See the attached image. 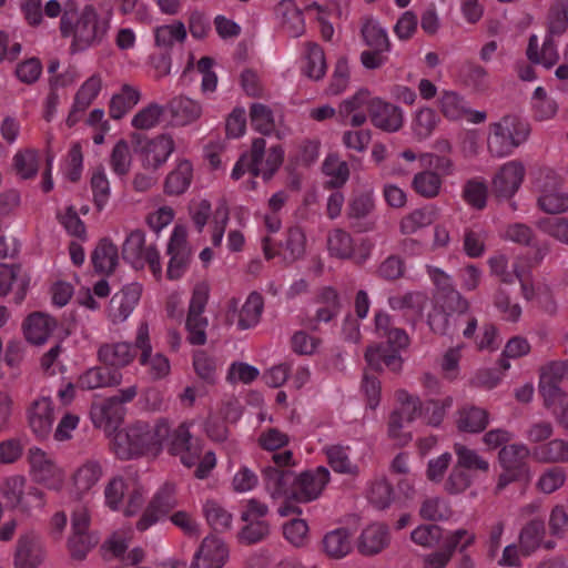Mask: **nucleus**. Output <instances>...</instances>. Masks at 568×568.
I'll use <instances>...</instances> for the list:
<instances>
[{"instance_id": "nucleus-1", "label": "nucleus", "mask_w": 568, "mask_h": 568, "mask_svg": "<svg viewBox=\"0 0 568 568\" xmlns=\"http://www.w3.org/2000/svg\"><path fill=\"white\" fill-rule=\"evenodd\" d=\"M112 12L101 13L92 4H87L78 12L73 1H67L60 20V32L63 38H71L70 49L73 52L84 51L101 45L111 30Z\"/></svg>"}, {"instance_id": "nucleus-2", "label": "nucleus", "mask_w": 568, "mask_h": 568, "mask_svg": "<svg viewBox=\"0 0 568 568\" xmlns=\"http://www.w3.org/2000/svg\"><path fill=\"white\" fill-rule=\"evenodd\" d=\"M168 434V419L159 418L153 424L139 420L118 430L112 450L122 460H130L146 454L158 455L163 449V437Z\"/></svg>"}, {"instance_id": "nucleus-3", "label": "nucleus", "mask_w": 568, "mask_h": 568, "mask_svg": "<svg viewBox=\"0 0 568 568\" xmlns=\"http://www.w3.org/2000/svg\"><path fill=\"white\" fill-rule=\"evenodd\" d=\"M284 161V150L282 145H272L266 150V141L263 138H256L252 141L248 153L241 155L236 162L232 178L239 180L248 171L253 176L262 175L264 180H270L280 169Z\"/></svg>"}, {"instance_id": "nucleus-4", "label": "nucleus", "mask_w": 568, "mask_h": 568, "mask_svg": "<svg viewBox=\"0 0 568 568\" xmlns=\"http://www.w3.org/2000/svg\"><path fill=\"white\" fill-rule=\"evenodd\" d=\"M487 139L491 155L504 158L527 141L530 125L516 115H505L498 122L490 124Z\"/></svg>"}, {"instance_id": "nucleus-5", "label": "nucleus", "mask_w": 568, "mask_h": 568, "mask_svg": "<svg viewBox=\"0 0 568 568\" xmlns=\"http://www.w3.org/2000/svg\"><path fill=\"white\" fill-rule=\"evenodd\" d=\"M180 458L185 467H193L202 456V445L190 432V424L183 422L175 428L168 423V434L163 437V448Z\"/></svg>"}, {"instance_id": "nucleus-6", "label": "nucleus", "mask_w": 568, "mask_h": 568, "mask_svg": "<svg viewBox=\"0 0 568 568\" xmlns=\"http://www.w3.org/2000/svg\"><path fill=\"white\" fill-rule=\"evenodd\" d=\"M122 257L136 270L149 264L155 276L161 275L160 254L153 245L145 247V235L141 230H134L128 235L122 246Z\"/></svg>"}, {"instance_id": "nucleus-7", "label": "nucleus", "mask_w": 568, "mask_h": 568, "mask_svg": "<svg viewBox=\"0 0 568 568\" xmlns=\"http://www.w3.org/2000/svg\"><path fill=\"white\" fill-rule=\"evenodd\" d=\"M131 142L135 153L141 154L142 164L146 169L156 170L174 151V141L169 134L148 140L144 134L134 132L131 134Z\"/></svg>"}, {"instance_id": "nucleus-8", "label": "nucleus", "mask_w": 568, "mask_h": 568, "mask_svg": "<svg viewBox=\"0 0 568 568\" xmlns=\"http://www.w3.org/2000/svg\"><path fill=\"white\" fill-rule=\"evenodd\" d=\"M428 325L435 334L450 338L459 332L462 325H465L463 336L467 339H471L475 337L478 322L475 316L430 313L428 315Z\"/></svg>"}, {"instance_id": "nucleus-9", "label": "nucleus", "mask_w": 568, "mask_h": 568, "mask_svg": "<svg viewBox=\"0 0 568 568\" xmlns=\"http://www.w3.org/2000/svg\"><path fill=\"white\" fill-rule=\"evenodd\" d=\"M186 230L183 226H175L168 244V254L171 256L166 276L170 280L180 278L186 271L191 260V248L186 241Z\"/></svg>"}, {"instance_id": "nucleus-10", "label": "nucleus", "mask_w": 568, "mask_h": 568, "mask_svg": "<svg viewBox=\"0 0 568 568\" xmlns=\"http://www.w3.org/2000/svg\"><path fill=\"white\" fill-rule=\"evenodd\" d=\"M175 486L165 484L149 503L142 517L136 523V528L144 531L165 515H168L175 506Z\"/></svg>"}, {"instance_id": "nucleus-11", "label": "nucleus", "mask_w": 568, "mask_h": 568, "mask_svg": "<svg viewBox=\"0 0 568 568\" xmlns=\"http://www.w3.org/2000/svg\"><path fill=\"white\" fill-rule=\"evenodd\" d=\"M135 347L141 349L140 364L149 367V374L152 379H161L170 373L169 359L160 353L152 355L149 327L145 323L141 324L138 328Z\"/></svg>"}, {"instance_id": "nucleus-12", "label": "nucleus", "mask_w": 568, "mask_h": 568, "mask_svg": "<svg viewBox=\"0 0 568 568\" xmlns=\"http://www.w3.org/2000/svg\"><path fill=\"white\" fill-rule=\"evenodd\" d=\"M30 464L37 483L55 491L62 488L64 481L62 470L41 449H30Z\"/></svg>"}, {"instance_id": "nucleus-13", "label": "nucleus", "mask_w": 568, "mask_h": 568, "mask_svg": "<svg viewBox=\"0 0 568 568\" xmlns=\"http://www.w3.org/2000/svg\"><path fill=\"white\" fill-rule=\"evenodd\" d=\"M329 480V473L324 467L315 470H306L296 475V481L292 490V499L307 503L316 499Z\"/></svg>"}, {"instance_id": "nucleus-14", "label": "nucleus", "mask_w": 568, "mask_h": 568, "mask_svg": "<svg viewBox=\"0 0 568 568\" xmlns=\"http://www.w3.org/2000/svg\"><path fill=\"white\" fill-rule=\"evenodd\" d=\"M229 558V549L216 536H206L191 561L190 568H222Z\"/></svg>"}, {"instance_id": "nucleus-15", "label": "nucleus", "mask_w": 568, "mask_h": 568, "mask_svg": "<svg viewBox=\"0 0 568 568\" xmlns=\"http://www.w3.org/2000/svg\"><path fill=\"white\" fill-rule=\"evenodd\" d=\"M45 559V549L39 536L26 534L18 539L14 566L16 568H38Z\"/></svg>"}, {"instance_id": "nucleus-16", "label": "nucleus", "mask_w": 568, "mask_h": 568, "mask_svg": "<svg viewBox=\"0 0 568 568\" xmlns=\"http://www.w3.org/2000/svg\"><path fill=\"white\" fill-rule=\"evenodd\" d=\"M142 294L139 283L125 285L110 300L109 316L113 323L124 322L135 308Z\"/></svg>"}, {"instance_id": "nucleus-17", "label": "nucleus", "mask_w": 568, "mask_h": 568, "mask_svg": "<svg viewBox=\"0 0 568 568\" xmlns=\"http://www.w3.org/2000/svg\"><path fill=\"white\" fill-rule=\"evenodd\" d=\"M525 176V166L519 161L505 163L493 180V191L497 196L509 199L519 189Z\"/></svg>"}, {"instance_id": "nucleus-18", "label": "nucleus", "mask_w": 568, "mask_h": 568, "mask_svg": "<svg viewBox=\"0 0 568 568\" xmlns=\"http://www.w3.org/2000/svg\"><path fill=\"white\" fill-rule=\"evenodd\" d=\"M368 113L372 123L385 131H397L403 125V115L399 108L394 104L373 99L368 103Z\"/></svg>"}, {"instance_id": "nucleus-19", "label": "nucleus", "mask_w": 568, "mask_h": 568, "mask_svg": "<svg viewBox=\"0 0 568 568\" xmlns=\"http://www.w3.org/2000/svg\"><path fill=\"white\" fill-rule=\"evenodd\" d=\"M30 278L20 264H0V296H6L16 285L14 300L20 304L29 287Z\"/></svg>"}, {"instance_id": "nucleus-20", "label": "nucleus", "mask_w": 568, "mask_h": 568, "mask_svg": "<svg viewBox=\"0 0 568 568\" xmlns=\"http://www.w3.org/2000/svg\"><path fill=\"white\" fill-rule=\"evenodd\" d=\"M265 489L273 498L285 496L292 499L296 475L292 469L265 467L262 471Z\"/></svg>"}, {"instance_id": "nucleus-21", "label": "nucleus", "mask_w": 568, "mask_h": 568, "mask_svg": "<svg viewBox=\"0 0 568 568\" xmlns=\"http://www.w3.org/2000/svg\"><path fill=\"white\" fill-rule=\"evenodd\" d=\"M138 348L126 342L104 343L98 349V359L112 369L128 366L135 357Z\"/></svg>"}, {"instance_id": "nucleus-22", "label": "nucleus", "mask_w": 568, "mask_h": 568, "mask_svg": "<svg viewBox=\"0 0 568 568\" xmlns=\"http://www.w3.org/2000/svg\"><path fill=\"white\" fill-rule=\"evenodd\" d=\"M275 16L290 37L298 38L305 32L303 12L293 0L280 1L275 7Z\"/></svg>"}, {"instance_id": "nucleus-23", "label": "nucleus", "mask_w": 568, "mask_h": 568, "mask_svg": "<svg viewBox=\"0 0 568 568\" xmlns=\"http://www.w3.org/2000/svg\"><path fill=\"white\" fill-rule=\"evenodd\" d=\"M263 307L264 301L262 295L257 292H252L240 311H237V301L234 298L231 300L229 304V314L231 312L234 314L237 313V327L241 331H245L257 325L263 312Z\"/></svg>"}, {"instance_id": "nucleus-24", "label": "nucleus", "mask_w": 568, "mask_h": 568, "mask_svg": "<svg viewBox=\"0 0 568 568\" xmlns=\"http://www.w3.org/2000/svg\"><path fill=\"white\" fill-rule=\"evenodd\" d=\"M505 239L524 246L535 247L531 263L537 265L541 263L549 252L547 243H534L535 233L531 227L524 223H513L506 227Z\"/></svg>"}, {"instance_id": "nucleus-25", "label": "nucleus", "mask_w": 568, "mask_h": 568, "mask_svg": "<svg viewBox=\"0 0 568 568\" xmlns=\"http://www.w3.org/2000/svg\"><path fill=\"white\" fill-rule=\"evenodd\" d=\"M122 382V373L109 366H95L84 372L78 379L82 389L92 390L101 387L118 386Z\"/></svg>"}, {"instance_id": "nucleus-26", "label": "nucleus", "mask_w": 568, "mask_h": 568, "mask_svg": "<svg viewBox=\"0 0 568 568\" xmlns=\"http://www.w3.org/2000/svg\"><path fill=\"white\" fill-rule=\"evenodd\" d=\"M53 408L49 398H40L29 409V424L39 438H45L52 430Z\"/></svg>"}, {"instance_id": "nucleus-27", "label": "nucleus", "mask_w": 568, "mask_h": 568, "mask_svg": "<svg viewBox=\"0 0 568 568\" xmlns=\"http://www.w3.org/2000/svg\"><path fill=\"white\" fill-rule=\"evenodd\" d=\"M529 455L530 452L526 445L511 444L500 449L499 463L504 470L514 471L527 478L529 474L527 465Z\"/></svg>"}, {"instance_id": "nucleus-28", "label": "nucleus", "mask_w": 568, "mask_h": 568, "mask_svg": "<svg viewBox=\"0 0 568 568\" xmlns=\"http://www.w3.org/2000/svg\"><path fill=\"white\" fill-rule=\"evenodd\" d=\"M165 110L169 111L172 120L178 125H187L200 119L202 114L201 104L185 95H178L171 99Z\"/></svg>"}, {"instance_id": "nucleus-29", "label": "nucleus", "mask_w": 568, "mask_h": 568, "mask_svg": "<svg viewBox=\"0 0 568 568\" xmlns=\"http://www.w3.org/2000/svg\"><path fill=\"white\" fill-rule=\"evenodd\" d=\"M57 327L54 318L43 313H33L23 324L26 339L34 345L43 344Z\"/></svg>"}, {"instance_id": "nucleus-30", "label": "nucleus", "mask_w": 568, "mask_h": 568, "mask_svg": "<svg viewBox=\"0 0 568 568\" xmlns=\"http://www.w3.org/2000/svg\"><path fill=\"white\" fill-rule=\"evenodd\" d=\"M389 542L388 528L374 524L365 528L358 539V551L365 556L381 552Z\"/></svg>"}, {"instance_id": "nucleus-31", "label": "nucleus", "mask_w": 568, "mask_h": 568, "mask_svg": "<svg viewBox=\"0 0 568 568\" xmlns=\"http://www.w3.org/2000/svg\"><path fill=\"white\" fill-rule=\"evenodd\" d=\"M91 262L97 273L112 274L119 263L116 245L106 237L100 240L91 254Z\"/></svg>"}, {"instance_id": "nucleus-32", "label": "nucleus", "mask_w": 568, "mask_h": 568, "mask_svg": "<svg viewBox=\"0 0 568 568\" xmlns=\"http://www.w3.org/2000/svg\"><path fill=\"white\" fill-rule=\"evenodd\" d=\"M193 179V166L190 161L181 160L164 182V192L169 195H181L190 186Z\"/></svg>"}, {"instance_id": "nucleus-33", "label": "nucleus", "mask_w": 568, "mask_h": 568, "mask_svg": "<svg viewBox=\"0 0 568 568\" xmlns=\"http://www.w3.org/2000/svg\"><path fill=\"white\" fill-rule=\"evenodd\" d=\"M546 534L545 521L542 519H531L528 521L519 532L520 554L523 556H530L535 552Z\"/></svg>"}, {"instance_id": "nucleus-34", "label": "nucleus", "mask_w": 568, "mask_h": 568, "mask_svg": "<svg viewBox=\"0 0 568 568\" xmlns=\"http://www.w3.org/2000/svg\"><path fill=\"white\" fill-rule=\"evenodd\" d=\"M322 544L324 552L332 559H341L352 550L351 534L345 528L327 532Z\"/></svg>"}, {"instance_id": "nucleus-35", "label": "nucleus", "mask_w": 568, "mask_h": 568, "mask_svg": "<svg viewBox=\"0 0 568 568\" xmlns=\"http://www.w3.org/2000/svg\"><path fill=\"white\" fill-rule=\"evenodd\" d=\"M489 422L486 409L476 406H465L458 412L457 427L462 432L480 433Z\"/></svg>"}, {"instance_id": "nucleus-36", "label": "nucleus", "mask_w": 568, "mask_h": 568, "mask_svg": "<svg viewBox=\"0 0 568 568\" xmlns=\"http://www.w3.org/2000/svg\"><path fill=\"white\" fill-rule=\"evenodd\" d=\"M427 302V294L419 291L407 292L388 298L389 306L393 310L408 311L417 318L423 316Z\"/></svg>"}, {"instance_id": "nucleus-37", "label": "nucleus", "mask_w": 568, "mask_h": 568, "mask_svg": "<svg viewBox=\"0 0 568 568\" xmlns=\"http://www.w3.org/2000/svg\"><path fill=\"white\" fill-rule=\"evenodd\" d=\"M305 48V64L303 67V73L307 78L318 81L323 79L326 73L325 53L320 44L315 42H306Z\"/></svg>"}, {"instance_id": "nucleus-38", "label": "nucleus", "mask_w": 568, "mask_h": 568, "mask_svg": "<svg viewBox=\"0 0 568 568\" xmlns=\"http://www.w3.org/2000/svg\"><path fill=\"white\" fill-rule=\"evenodd\" d=\"M102 475V464L97 459H88L73 474V483L79 491L85 493L101 479Z\"/></svg>"}, {"instance_id": "nucleus-39", "label": "nucleus", "mask_w": 568, "mask_h": 568, "mask_svg": "<svg viewBox=\"0 0 568 568\" xmlns=\"http://www.w3.org/2000/svg\"><path fill=\"white\" fill-rule=\"evenodd\" d=\"M139 90L129 84H124L121 88V91L114 94L110 101V116L114 120H120L139 102Z\"/></svg>"}, {"instance_id": "nucleus-40", "label": "nucleus", "mask_w": 568, "mask_h": 568, "mask_svg": "<svg viewBox=\"0 0 568 568\" xmlns=\"http://www.w3.org/2000/svg\"><path fill=\"white\" fill-rule=\"evenodd\" d=\"M532 457L540 463H567L568 442L552 439L532 449Z\"/></svg>"}, {"instance_id": "nucleus-41", "label": "nucleus", "mask_w": 568, "mask_h": 568, "mask_svg": "<svg viewBox=\"0 0 568 568\" xmlns=\"http://www.w3.org/2000/svg\"><path fill=\"white\" fill-rule=\"evenodd\" d=\"M443 181L440 175L430 170L418 172L412 181L413 190L425 199H434L442 191Z\"/></svg>"}, {"instance_id": "nucleus-42", "label": "nucleus", "mask_w": 568, "mask_h": 568, "mask_svg": "<svg viewBox=\"0 0 568 568\" xmlns=\"http://www.w3.org/2000/svg\"><path fill=\"white\" fill-rule=\"evenodd\" d=\"M327 250L336 258H351L355 252L353 237L346 231L335 229L327 235Z\"/></svg>"}, {"instance_id": "nucleus-43", "label": "nucleus", "mask_w": 568, "mask_h": 568, "mask_svg": "<svg viewBox=\"0 0 568 568\" xmlns=\"http://www.w3.org/2000/svg\"><path fill=\"white\" fill-rule=\"evenodd\" d=\"M454 452L457 457L456 464L458 467L466 469L468 473H487L489 470V463L484 459L476 450L463 444L456 443L454 445Z\"/></svg>"}, {"instance_id": "nucleus-44", "label": "nucleus", "mask_w": 568, "mask_h": 568, "mask_svg": "<svg viewBox=\"0 0 568 568\" xmlns=\"http://www.w3.org/2000/svg\"><path fill=\"white\" fill-rule=\"evenodd\" d=\"M94 417L101 424L108 427H118L125 415V407L120 405L114 398H106L101 405L95 407Z\"/></svg>"}, {"instance_id": "nucleus-45", "label": "nucleus", "mask_w": 568, "mask_h": 568, "mask_svg": "<svg viewBox=\"0 0 568 568\" xmlns=\"http://www.w3.org/2000/svg\"><path fill=\"white\" fill-rule=\"evenodd\" d=\"M209 301V288L204 284H199L194 287L192 297L189 305L187 316L185 324H209V321L203 316V312Z\"/></svg>"}, {"instance_id": "nucleus-46", "label": "nucleus", "mask_w": 568, "mask_h": 568, "mask_svg": "<svg viewBox=\"0 0 568 568\" xmlns=\"http://www.w3.org/2000/svg\"><path fill=\"white\" fill-rule=\"evenodd\" d=\"M539 392L544 398V404L547 408L557 413V408L561 413L568 412V396L560 387V384L539 382Z\"/></svg>"}, {"instance_id": "nucleus-47", "label": "nucleus", "mask_w": 568, "mask_h": 568, "mask_svg": "<svg viewBox=\"0 0 568 568\" xmlns=\"http://www.w3.org/2000/svg\"><path fill=\"white\" fill-rule=\"evenodd\" d=\"M250 120L253 129L264 135H270L275 130L273 111L263 103L251 104Z\"/></svg>"}, {"instance_id": "nucleus-48", "label": "nucleus", "mask_w": 568, "mask_h": 568, "mask_svg": "<svg viewBox=\"0 0 568 568\" xmlns=\"http://www.w3.org/2000/svg\"><path fill=\"white\" fill-rule=\"evenodd\" d=\"M186 39V28L182 21L160 26L155 29V43L158 47L172 48Z\"/></svg>"}, {"instance_id": "nucleus-49", "label": "nucleus", "mask_w": 568, "mask_h": 568, "mask_svg": "<svg viewBox=\"0 0 568 568\" xmlns=\"http://www.w3.org/2000/svg\"><path fill=\"white\" fill-rule=\"evenodd\" d=\"M323 172L331 178L329 187L343 186L349 178V168L345 161H341L335 154L328 155L323 163Z\"/></svg>"}, {"instance_id": "nucleus-50", "label": "nucleus", "mask_w": 568, "mask_h": 568, "mask_svg": "<svg viewBox=\"0 0 568 568\" xmlns=\"http://www.w3.org/2000/svg\"><path fill=\"white\" fill-rule=\"evenodd\" d=\"M439 104L443 114L450 120H459L469 112L467 103L454 91H444Z\"/></svg>"}, {"instance_id": "nucleus-51", "label": "nucleus", "mask_w": 568, "mask_h": 568, "mask_svg": "<svg viewBox=\"0 0 568 568\" xmlns=\"http://www.w3.org/2000/svg\"><path fill=\"white\" fill-rule=\"evenodd\" d=\"M440 308L435 310L433 313L456 314L464 316H471L468 312L470 308L469 302L457 291H449L443 296H438Z\"/></svg>"}, {"instance_id": "nucleus-52", "label": "nucleus", "mask_w": 568, "mask_h": 568, "mask_svg": "<svg viewBox=\"0 0 568 568\" xmlns=\"http://www.w3.org/2000/svg\"><path fill=\"white\" fill-rule=\"evenodd\" d=\"M435 220L436 212L434 209L415 210L400 221V231L404 234H413L419 229L433 224Z\"/></svg>"}, {"instance_id": "nucleus-53", "label": "nucleus", "mask_w": 568, "mask_h": 568, "mask_svg": "<svg viewBox=\"0 0 568 568\" xmlns=\"http://www.w3.org/2000/svg\"><path fill=\"white\" fill-rule=\"evenodd\" d=\"M13 166L17 174L24 180L37 175L39 170V155L36 150L27 149L13 156Z\"/></svg>"}, {"instance_id": "nucleus-54", "label": "nucleus", "mask_w": 568, "mask_h": 568, "mask_svg": "<svg viewBox=\"0 0 568 568\" xmlns=\"http://www.w3.org/2000/svg\"><path fill=\"white\" fill-rule=\"evenodd\" d=\"M110 165L112 171L119 176H125L130 172L132 155L129 143L125 140H119L113 146L110 155Z\"/></svg>"}, {"instance_id": "nucleus-55", "label": "nucleus", "mask_w": 568, "mask_h": 568, "mask_svg": "<svg viewBox=\"0 0 568 568\" xmlns=\"http://www.w3.org/2000/svg\"><path fill=\"white\" fill-rule=\"evenodd\" d=\"M394 499L395 494L393 486L385 478L377 479L372 484L368 500L374 507L384 510L390 506Z\"/></svg>"}, {"instance_id": "nucleus-56", "label": "nucleus", "mask_w": 568, "mask_h": 568, "mask_svg": "<svg viewBox=\"0 0 568 568\" xmlns=\"http://www.w3.org/2000/svg\"><path fill=\"white\" fill-rule=\"evenodd\" d=\"M568 27V2L557 0L548 13V36H560Z\"/></svg>"}, {"instance_id": "nucleus-57", "label": "nucleus", "mask_w": 568, "mask_h": 568, "mask_svg": "<svg viewBox=\"0 0 568 568\" xmlns=\"http://www.w3.org/2000/svg\"><path fill=\"white\" fill-rule=\"evenodd\" d=\"M239 531L237 538L241 544L253 545L264 540L270 534V525L266 520H247Z\"/></svg>"}, {"instance_id": "nucleus-58", "label": "nucleus", "mask_w": 568, "mask_h": 568, "mask_svg": "<svg viewBox=\"0 0 568 568\" xmlns=\"http://www.w3.org/2000/svg\"><path fill=\"white\" fill-rule=\"evenodd\" d=\"M306 237L304 232L298 226L290 227L286 234L283 248L285 251V257L290 261H296L301 258L305 253Z\"/></svg>"}, {"instance_id": "nucleus-59", "label": "nucleus", "mask_w": 568, "mask_h": 568, "mask_svg": "<svg viewBox=\"0 0 568 568\" xmlns=\"http://www.w3.org/2000/svg\"><path fill=\"white\" fill-rule=\"evenodd\" d=\"M27 488V480L23 476L14 475L4 478L0 484V493L12 507L18 508Z\"/></svg>"}, {"instance_id": "nucleus-60", "label": "nucleus", "mask_w": 568, "mask_h": 568, "mask_svg": "<svg viewBox=\"0 0 568 568\" xmlns=\"http://www.w3.org/2000/svg\"><path fill=\"white\" fill-rule=\"evenodd\" d=\"M165 111V106L158 103H150L141 109L132 119V126L138 130L154 128Z\"/></svg>"}, {"instance_id": "nucleus-61", "label": "nucleus", "mask_w": 568, "mask_h": 568, "mask_svg": "<svg viewBox=\"0 0 568 568\" xmlns=\"http://www.w3.org/2000/svg\"><path fill=\"white\" fill-rule=\"evenodd\" d=\"M102 81L99 75L90 77L74 97L75 109L85 111L101 90Z\"/></svg>"}, {"instance_id": "nucleus-62", "label": "nucleus", "mask_w": 568, "mask_h": 568, "mask_svg": "<svg viewBox=\"0 0 568 568\" xmlns=\"http://www.w3.org/2000/svg\"><path fill=\"white\" fill-rule=\"evenodd\" d=\"M204 515L209 525L216 531H223L231 527V514L215 501H206Z\"/></svg>"}, {"instance_id": "nucleus-63", "label": "nucleus", "mask_w": 568, "mask_h": 568, "mask_svg": "<svg viewBox=\"0 0 568 568\" xmlns=\"http://www.w3.org/2000/svg\"><path fill=\"white\" fill-rule=\"evenodd\" d=\"M471 483L470 473L455 464L445 480L444 489L450 495H457L468 489Z\"/></svg>"}, {"instance_id": "nucleus-64", "label": "nucleus", "mask_w": 568, "mask_h": 568, "mask_svg": "<svg viewBox=\"0 0 568 568\" xmlns=\"http://www.w3.org/2000/svg\"><path fill=\"white\" fill-rule=\"evenodd\" d=\"M452 510L448 505L440 498L434 497L424 500L420 506L419 515L429 521H439L447 519Z\"/></svg>"}]
</instances>
